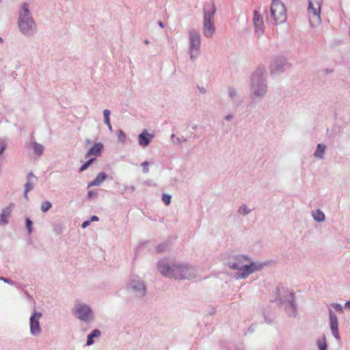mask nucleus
<instances>
[{"label": "nucleus", "instance_id": "obj_1", "mask_svg": "<svg viewBox=\"0 0 350 350\" xmlns=\"http://www.w3.org/2000/svg\"><path fill=\"white\" fill-rule=\"evenodd\" d=\"M157 268L163 276L178 280H190L197 275L196 269L191 265L167 259L160 260Z\"/></svg>", "mask_w": 350, "mask_h": 350}, {"label": "nucleus", "instance_id": "obj_2", "mask_svg": "<svg viewBox=\"0 0 350 350\" xmlns=\"http://www.w3.org/2000/svg\"><path fill=\"white\" fill-rule=\"evenodd\" d=\"M268 85L264 68H258L251 76L250 98L252 104L258 103L266 96Z\"/></svg>", "mask_w": 350, "mask_h": 350}, {"label": "nucleus", "instance_id": "obj_3", "mask_svg": "<svg viewBox=\"0 0 350 350\" xmlns=\"http://www.w3.org/2000/svg\"><path fill=\"white\" fill-rule=\"evenodd\" d=\"M17 25L19 31L25 37H33L38 31V25L29 10V3L23 2L18 11Z\"/></svg>", "mask_w": 350, "mask_h": 350}, {"label": "nucleus", "instance_id": "obj_4", "mask_svg": "<svg viewBox=\"0 0 350 350\" xmlns=\"http://www.w3.org/2000/svg\"><path fill=\"white\" fill-rule=\"evenodd\" d=\"M344 308L350 310V300L345 302L344 307L338 303H331L327 306L329 327L332 335L337 341H340L341 337L339 333L338 318L334 310L339 314H342Z\"/></svg>", "mask_w": 350, "mask_h": 350}, {"label": "nucleus", "instance_id": "obj_5", "mask_svg": "<svg viewBox=\"0 0 350 350\" xmlns=\"http://www.w3.org/2000/svg\"><path fill=\"white\" fill-rule=\"evenodd\" d=\"M71 312L76 319L85 323H90L95 319L92 307L79 299L75 300Z\"/></svg>", "mask_w": 350, "mask_h": 350}, {"label": "nucleus", "instance_id": "obj_6", "mask_svg": "<svg viewBox=\"0 0 350 350\" xmlns=\"http://www.w3.org/2000/svg\"><path fill=\"white\" fill-rule=\"evenodd\" d=\"M280 305L284 308L286 314L290 317H295L297 315V307L295 304V296L291 291L283 289L278 297Z\"/></svg>", "mask_w": 350, "mask_h": 350}, {"label": "nucleus", "instance_id": "obj_7", "mask_svg": "<svg viewBox=\"0 0 350 350\" xmlns=\"http://www.w3.org/2000/svg\"><path fill=\"white\" fill-rule=\"evenodd\" d=\"M216 12L215 4L212 2L204 8L203 34L206 38H211L215 32L213 24L214 16Z\"/></svg>", "mask_w": 350, "mask_h": 350}, {"label": "nucleus", "instance_id": "obj_8", "mask_svg": "<svg viewBox=\"0 0 350 350\" xmlns=\"http://www.w3.org/2000/svg\"><path fill=\"white\" fill-rule=\"evenodd\" d=\"M201 53V35L195 30L189 32V54L190 59L195 61Z\"/></svg>", "mask_w": 350, "mask_h": 350}, {"label": "nucleus", "instance_id": "obj_9", "mask_svg": "<svg viewBox=\"0 0 350 350\" xmlns=\"http://www.w3.org/2000/svg\"><path fill=\"white\" fill-rule=\"evenodd\" d=\"M270 12L275 25L282 24L286 22L287 18L286 10L284 4L280 0H272Z\"/></svg>", "mask_w": 350, "mask_h": 350}, {"label": "nucleus", "instance_id": "obj_10", "mask_svg": "<svg viewBox=\"0 0 350 350\" xmlns=\"http://www.w3.org/2000/svg\"><path fill=\"white\" fill-rule=\"evenodd\" d=\"M267 265V262H254L249 258V262H246L240 271L237 273L236 278L245 279L250 274L262 269Z\"/></svg>", "mask_w": 350, "mask_h": 350}, {"label": "nucleus", "instance_id": "obj_11", "mask_svg": "<svg viewBox=\"0 0 350 350\" xmlns=\"http://www.w3.org/2000/svg\"><path fill=\"white\" fill-rule=\"evenodd\" d=\"M323 0H308V13L310 14V23L312 26L321 24V11Z\"/></svg>", "mask_w": 350, "mask_h": 350}, {"label": "nucleus", "instance_id": "obj_12", "mask_svg": "<svg viewBox=\"0 0 350 350\" xmlns=\"http://www.w3.org/2000/svg\"><path fill=\"white\" fill-rule=\"evenodd\" d=\"M127 289L137 297H143L146 293V285L138 276H133L127 284Z\"/></svg>", "mask_w": 350, "mask_h": 350}, {"label": "nucleus", "instance_id": "obj_13", "mask_svg": "<svg viewBox=\"0 0 350 350\" xmlns=\"http://www.w3.org/2000/svg\"><path fill=\"white\" fill-rule=\"evenodd\" d=\"M289 67L290 64L284 56H277L271 62L270 72L271 75H278L284 72Z\"/></svg>", "mask_w": 350, "mask_h": 350}, {"label": "nucleus", "instance_id": "obj_14", "mask_svg": "<svg viewBox=\"0 0 350 350\" xmlns=\"http://www.w3.org/2000/svg\"><path fill=\"white\" fill-rule=\"evenodd\" d=\"M42 317V312L34 310L29 318V331L30 334L33 336H38L41 334L42 329L40 319Z\"/></svg>", "mask_w": 350, "mask_h": 350}, {"label": "nucleus", "instance_id": "obj_15", "mask_svg": "<svg viewBox=\"0 0 350 350\" xmlns=\"http://www.w3.org/2000/svg\"><path fill=\"white\" fill-rule=\"evenodd\" d=\"M249 256L246 255H237L228 262V267L232 270H240L246 262H249Z\"/></svg>", "mask_w": 350, "mask_h": 350}, {"label": "nucleus", "instance_id": "obj_16", "mask_svg": "<svg viewBox=\"0 0 350 350\" xmlns=\"http://www.w3.org/2000/svg\"><path fill=\"white\" fill-rule=\"evenodd\" d=\"M253 23L256 33L261 36L264 31V22L258 10H254V12Z\"/></svg>", "mask_w": 350, "mask_h": 350}, {"label": "nucleus", "instance_id": "obj_17", "mask_svg": "<svg viewBox=\"0 0 350 350\" xmlns=\"http://www.w3.org/2000/svg\"><path fill=\"white\" fill-rule=\"evenodd\" d=\"M14 207L13 203L10 204L8 206L3 208L0 215V226H5L8 223V218L11 215V213Z\"/></svg>", "mask_w": 350, "mask_h": 350}, {"label": "nucleus", "instance_id": "obj_18", "mask_svg": "<svg viewBox=\"0 0 350 350\" xmlns=\"http://www.w3.org/2000/svg\"><path fill=\"white\" fill-rule=\"evenodd\" d=\"M154 138L152 134L149 133L147 130L143 131L138 136V142L141 146L146 147Z\"/></svg>", "mask_w": 350, "mask_h": 350}, {"label": "nucleus", "instance_id": "obj_19", "mask_svg": "<svg viewBox=\"0 0 350 350\" xmlns=\"http://www.w3.org/2000/svg\"><path fill=\"white\" fill-rule=\"evenodd\" d=\"M103 148V145L101 143H96L94 144L86 152L85 157H89L90 156L98 157L100 155L101 150Z\"/></svg>", "mask_w": 350, "mask_h": 350}, {"label": "nucleus", "instance_id": "obj_20", "mask_svg": "<svg viewBox=\"0 0 350 350\" xmlns=\"http://www.w3.org/2000/svg\"><path fill=\"white\" fill-rule=\"evenodd\" d=\"M107 178V174L105 172H100L96 177L88 185V188L91 187L100 186Z\"/></svg>", "mask_w": 350, "mask_h": 350}, {"label": "nucleus", "instance_id": "obj_21", "mask_svg": "<svg viewBox=\"0 0 350 350\" xmlns=\"http://www.w3.org/2000/svg\"><path fill=\"white\" fill-rule=\"evenodd\" d=\"M228 94L234 104L239 105L241 103V98L236 88L229 87L228 89Z\"/></svg>", "mask_w": 350, "mask_h": 350}, {"label": "nucleus", "instance_id": "obj_22", "mask_svg": "<svg viewBox=\"0 0 350 350\" xmlns=\"http://www.w3.org/2000/svg\"><path fill=\"white\" fill-rule=\"evenodd\" d=\"M326 150V146L323 144H317V149L314 151L313 156L318 159H323L324 158L325 152Z\"/></svg>", "mask_w": 350, "mask_h": 350}, {"label": "nucleus", "instance_id": "obj_23", "mask_svg": "<svg viewBox=\"0 0 350 350\" xmlns=\"http://www.w3.org/2000/svg\"><path fill=\"white\" fill-rule=\"evenodd\" d=\"M101 335V332L98 329H94L87 336L86 345L90 346L94 343V338H98Z\"/></svg>", "mask_w": 350, "mask_h": 350}, {"label": "nucleus", "instance_id": "obj_24", "mask_svg": "<svg viewBox=\"0 0 350 350\" xmlns=\"http://www.w3.org/2000/svg\"><path fill=\"white\" fill-rule=\"evenodd\" d=\"M311 215L313 219L317 222L321 223L325 221V215L324 213L320 209L312 211Z\"/></svg>", "mask_w": 350, "mask_h": 350}, {"label": "nucleus", "instance_id": "obj_25", "mask_svg": "<svg viewBox=\"0 0 350 350\" xmlns=\"http://www.w3.org/2000/svg\"><path fill=\"white\" fill-rule=\"evenodd\" d=\"M316 344L319 350H327V342L325 335L319 337L316 341Z\"/></svg>", "mask_w": 350, "mask_h": 350}, {"label": "nucleus", "instance_id": "obj_26", "mask_svg": "<svg viewBox=\"0 0 350 350\" xmlns=\"http://www.w3.org/2000/svg\"><path fill=\"white\" fill-rule=\"evenodd\" d=\"M30 145L32 149L33 150L34 153L37 156H40L44 152V146L42 144L36 142H31Z\"/></svg>", "mask_w": 350, "mask_h": 350}, {"label": "nucleus", "instance_id": "obj_27", "mask_svg": "<svg viewBox=\"0 0 350 350\" xmlns=\"http://www.w3.org/2000/svg\"><path fill=\"white\" fill-rule=\"evenodd\" d=\"M252 211V209H250L246 204H241L238 210H237V213L241 215H243V216H245V215H247L248 214H250Z\"/></svg>", "mask_w": 350, "mask_h": 350}, {"label": "nucleus", "instance_id": "obj_28", "mask_svg": "<svg viewBox=\"0 0 350 350\" xmlns=\"http://www.w3.org/2000/svg\"><path fill=\"white\" fill-rule=\"evenodd\" d=\"M171 140H172V142L173 144L174 145H180L182 144L183 142H187V139L184 137H176L175 136L174 134H172L171 135Z\"/></svg>", "mask_w": 350, "mask_h": 350}, {"label": "nucleus", "instance_id": "obj_29", "mask_svg": "<svg viewBox=\"0 0 350 350\" xmlns=\"http://www.w3.org/2000/svg\"><path fill=\"white\" fill-rule=\"evenodd\" d=\"M64 226L62 224H54L53 230L56 234H60L63 232Z\"/></svg>", "mask_w": 350, "mask_h": 350}, {"label": "nucleus", "instance_id": "obj_30", "mask_svg": "<svg viewBox=\"0 0 350 350\" xmlns=\"http://www.w3.org/2000/svg\"><path fill=\"white\" fill-rule=\"evenodd\" d=\"M95 158H90L88 161H86L83 165L81 166L79 168V172H83L86 170L88 167L95 161Z\"/></svg>", "mask_w": 350, "mask_h": 350}, {"label": "nucleus", "instance_id": "obj_31", "mask_svg": "<svg viewBox=\"0 0 350 350\" xmlns=\"http://www.w3.org/2000/svg\"><path fill=\"white\" fill-rule=\"evenodd\" d=\"M8 142L5 139L0 138V157L3 154V152L6 149Z\"/></svg>", "mask_w": 350, "mask_h": 350}, {"label": "nucleus", "instance_id": "obj_32", "mask_svg": "<svg viewBox=\"0 0 350 350\" xmlns=\"http://www.w3.org/2000/svg\"><path fill=\"white\" fill-rule=\"evenodd\" d=\"M110 114H111V111L109 109H104L103 116H104V122L105 124H109V123H110Z\"/></svg>", "mask_w": 350, "mask_h": 350}, {"label": "nucleus", "instance_id": "obj_33", "mask_svg": "<svg viewBox=\"0 0 350 350\" xmlns=\"http://www.w3.org/2000/svg\"><path fill=\"white\" fill-rule=\"evenodd\" d=\"M52 206L51 203L49 201H45L41 204V210L42 212H47Z\"/></svg>", "mask_w": 350, "mask_h": 350}, {"label": "nucleus", "instance_id": "obj_34", "mask_svg": "<svg viewBox=\"0 0 350 350\" xmlns=\"http://www.w3.org/2000/svg\"><path fill=\"white\" fill-rule=\"evenodd\" d=\"M117 137L118 141L124 143L126 141V134L122 130H118L117 132Z\"/></svg>", "mask_w": 350, "mask_h": 350}, {"label": "nucleus", "instance_id": "obj_35", "mask_svg": "<svg viewBox=\"0 0 350 350\" xmlns=\"http://www.w3.org/2000/svg\"><path fill=\"white\" fill-rule=\"evenodd\" d=\"M98 196V191L97 190H90L88 192L87 198L90 200L95 199Z\"/></svg>", "mask_w": 350, "mask_h": 350}, {"label": "nucleus", "instance_id": "obj_36", "mask_svg": "<svg viewBox=\"0 0 350 350\" xmlns=\"http://www.w3.org/2000/svg\"><path fill=\"white\" fill-rule=\"evenodd\" d=\"M171 196L164 193L162 195V201L165 205H169L171 203Z\"/></svg>", "mask_w": 350, "mask_h": 350}, {"label": "nucleus", "instance_id": "obj_37", "mask_svg": "<svg viewBox=\"0 0 350 350\" xmlns=\"http://www.w3.org/2000/svg\"><path fill=\"white\" fill-rule=\"evenodd\" d=\"M135 190L133 185H125L124 187V193H132Z\"/></svg>", "mask_w": 350, "mask_h": 350}, {"label": "nucleus", "instance_id": "obj_38", "mask_svg": "<svg viewBox=\"0 0 350 350\" xmlns=\"http://www.w3.org/2000/svg\"><path fill=\"white\" fill-rule=\"evenodd\" d=\"M33 189V183L31 182L30 180H27L25 185V190H26V192H29L31 190Z\"/></svg>", "mask_w": 350, "mask_h": 350}, {"label": "nucleus", "instance_id": "obj_39", "mask_svg": "<svg viewBox=\"0 0 350 350\" xmlns=\"http://www.w3.org/2000/svg\"><path fill=\"white\" fill-rule=\"evenodd\" d=\"M32 221L29 219H26V227L28 230L29 234H31L32 232Z\"/></svg>", "mask_w": 350, "mask_h": 350}, {"label": "nucleus", "instance_id": "obj_40", "mask_svg": "<svg viewBox=\"0 0 350 350\" xmlns=\"http://www.w3.org/2000/svg\"><path fill=\"white\" fill-rule=\"evenodd\" d=\"M148 165H149V163L146 161L142 163V166L143 167V172L144 173H148L149 172Z\"/></svg>", "mask_w": 350, "mask_h": 350}, {"label": "nucleus", "instance_id": "obj_41", "mask_svg": "<svg viewBox=\"0 0 350 350\" xmlns=\"http://www.w3.org/2000/svg\"><path fill=\"white\" fill-rule=\"evenodd\" d=\"M0 280L3 281L4 282L8 283V284H9L10 285H14V281H12V280H10L9 278H3V277H0Z\"/></svg>", "mask_w": 350, "mask_h": 350}, {"label": "nucleus", "instance_id": "obj_42", "mask_svg": "<svg viewBox=\"0 0 350 350\" xmlns=\"http://www.w3.org/2000/svg\"><path fill=\"white\" fill-rule=\"evenodd\" d=\"M165 247H166V245L165 244H161V245H159L157 247V252H163L165 250Z\"/></svg>", "mask_w": 350, "mask_h": 350}, {"label": "nucleus", "instance_id": "obj_43", "mask_svg": "<svg viewBox=\"0 0 350 350\" xmlns=\"http://www.w3.org/2000/svg\"><path fill=\"white\" fill-rule=\"evenodd\" d=\"M224 118L227 122H230L234 118V116L232 113H228L225 116Z\"/></svg>", "mask_w": 350, "mask_h": 350}, {"label": "nucleus", "instance_id": "obj_44", "mask_svg": "<svg viewBox=\"0 0 350 350\" xmlns=\"http://www.w3.org/2000/svg\"><path fill=\"white\" fill-rule=\"evenodd\" d=\"M90 224V221H85L82 225H81V227L83 228H85L86 227H88L89 225Z\"/></svg>", "mask_w": 350, "mask_h": 350}, {"label": "nucleus", "instance_id": "obj_45", "mask_svg": "<svg viewBox=\"0 0 350 350\" xmlns=\"http://www.w3.org/2000/svg\"><path fill=\"white\" fill-rule=\"evenodd\" d=\"M98 219H98V217L97 216L93 215V216L91 217L90 221H98Z\"/></svg>", "mask_w": 350, "mask_h": 350}, {"label": "nucleus", "instance_id": "obj_46", "mask_svg": "<svg viewBox=\"0 0 350 350\" xmlns=\"http://www.w3.org/2000/svg\"><path fill=\"white\" fill-rule=\"evenodd\" d=\"M33 177H35V176L33 174V172H30L27 175V180H30L31 178H33Z\"/></svg>", "mask_w": 350, "mask_h": 350}, {"label": "nucleus", "instance_id": "obj_47", "mask_svg": "<svg viewBox=\"0 0 350 350\" xmlns=\"http://www.w3.org/2000/svg\"><path fill=\"white\" fill-rule=\"evenodd\" d=\"M28 192H26V190L24 191V198L26 199V200H28V195H27Z\"/></svg>", "mask_w": 350, "mask_h": 350}, {"label": "nucleus", "instance_id": "obj_48", "mask_svg": "<svg viewBox=\"0 0 350 350\" xmlns=\"http://www.w3.org/2000/svg\"><path fill=\"white\" fill-rule=\"evenodd\" d=\"M2 164H3V159L0 157V173L1 172Z\"/></svg>", "mask_w": 350, "mask_h": 350}, {"label": "nucleus", "instance_id": "obj_49", "mask_svg": "<svg viewBox=\"0 0 350 350\" xmlns=\"http://www.w3.org/2000/svg\"><path fill=\"white\" fill-rule=\"evenodd\" d=\"M106 125L107 126V127H108L109 130L110 131H112V126H111V123H109V124H106Z\"/></svg>", "mask_w": 350, "mask_h": 350}, {"label": "nucleus", "instance_id": "obj_50", "mask_svg": "<svg viewBox=\"0 0 350 350\" xmlns=\"http://www.w3.org/2000/svg\"><path fill=\"white\" fill-rule=\"evenodd\" d=\"M158 25H159L161 27H164L163 23L161 21H159V22H158Z\"/></svg>", "mask_w": 350, "mask_h": 350}, {"label": "nucleus", "instance_id": "obj_51", "mask_svg": "<svg viewBox=\"0 0 350 350\" xmlns=\"http://www.w3.org/2000/svg\"><path fill=\"white\" fill-rule=\"evenodd\" d=\"M200 92L201 93H202V94L205 93V90H204V88H200Z\"/></svg>", "mask_w": 350, "mask_h": 350}, {"label": "nucleus", "instance_id": "obj_52", "mask_svg": "<svg viewBox=\"0 0 350 350\" xmlns=\"http://www.w3.org/2000/svg\"><path fill=\"white\" fill-rule=\"evenodd\" d=\"M3 40L1 37H0V43H3Z\"/></svg>", "mask_w": 350, "mask_h": 350}, {"label": "nucleus", "instance_id": "obj_53", "mask_svg": "<svg viewBox=\"0 0 350 350\" xmlns=\"http://www.w3.org/2000/svg\"><path fill=\"white\" fill-rule=\"evenodd\" d=\"M145 43H146V44H148V43H149L148 40H146V41H145Z\"/></svg>", "mask_w": 350, "mask_h": 350}, {"label": "nucleus", "instance_id": "obj_54", "mask_svg": "<svg viewBox=\"0 0 350 350\" xmlns=\"http://www.w3.org/2000/svg\"><path fill=\"white\" fill-rule=\"evenodd\" d=\"M2 2V0H0V3Z\"/></svg>", "mask_w": 350, "mask_h": 350}]
</instances>
